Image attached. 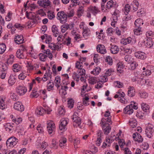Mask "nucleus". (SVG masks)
Masks as SVG:
<instances>
[{"instance_id": "1", "label": "nucleus", "mask_w": 154, "mask_h": 154, "mask_svg": "<svg viewBox=\"0 0 154 154\" xmlns=\"http://www.w3.org/2000/svg\"><path fill=\"white\" fill-rule=\"evenodd\" d=\"M131 104L127 106L124 109L125 113L130 115L133 112V109H138L137 103L133 101H131Z\"/></svg>"}, {"instance_id": "2", "label": "nucleus", "mask_w": 154, "mask_h": 154, "mask_svg": "<svg viewBox=\"0 0 154 154\" xmlns=\"http://www.w3.org/2000/svg\"><path fill=\"white\" fill-rule=\"evenodd\" d=\"M26 17L28 18L31 19V20L28 21V26H33L34 24H37L38 23V21L36 20L35 19V17L34 15H33V14L32 12H30L28 13L27 12L26 13Z\"/></svg>"}, {"instance_id": "3", "label": "nucleus", "mask_w": 154, "mask_h": 154, "mask_svg": "<svg viewBox=\"0 0 154 154\" xmlns=\"http://www.w3.org/2000/svg\"><path fill=\"white\" fill-rule=\"evenodd\" d=\"M47 129L48 133L50 134L53 135L54 134V131L55 129V124L51 120L47 122Z\"/></svg>"}, {"instance_id": "4", "label": "nucleus", "mask_w": 154, "mask_h": 154, "mask_svg": "<svg viewBox=\"0 0 154 154\" xmlns=\"http://www.w3.org/2000/svg\"><path fill=\"white\" fill-rule=\"evenodd\" d=\"M18 139L14 137H11L7 140L6 144L7 146L13 147L15 146L18 142Z\"/></svg>"}, {"instance_id": "5", "label": "nucleus", "mask_w": 154, "mask_h": 154, "mask_svg": "<svg viewBox=\"0 0 154 154\" xmlns=\"http://www.w3.org/2000/svg\"><path fill=\"white\" fill-rule=\"evenodd\" d=\"M57 15L58 16L57 19L60 20L61 23H64L67 21V18L66 14L64 11H61L58 12Z\"/></svg>"}, {"instance_id": "6", "label": "nucleus", "mask_w": 154, "mask_h": 154, "mask_svg": "<svg viewBox=\"0 0 154 154\" xmlns=\"http://www.w3.org/2000/svg\"><path fill=\"white\" fill-rule=\"evenodd\" d=\"M78 115L77 112H75L72 116V119L73 121V125L75 127L79 126L81 123V119L78 117Z\"/></svg>"}, {"instance_id": "7", "label": "nucleus", "mask_w": 154, "mask_h": 154, "mask_svg": "<svg viewBox=\"0 0 154 154\" xmlns=\"http://www.w3.org/2000/svg\"><path fill=\"white\" fill-rule=\"evenodd\" d=\"M154 131L153 126L150 124H148L145 130V133L146 136L149 138H151Z\"/></svg>"}, {"instance_id": "8", "label": "nucleus", "mask_w": 154, "mask_h": 154, "mask_svg": "<svg viewBox=\"0 0 154 154\" xmlns=\"http://www.w3.org/2000/svg\"><path fill=\"white\" fill-rule=\"evenodd\" d=\"M104 116L107 117V118H103L101 119L100 124H106V122H108L110 123V124H111L112 123L111 119V116L110 115V112L109 111H106L104 115Z\"/></svg>"}, {"instance_id": "9", "label": "nucleus", "mask_w": 154, "mask_h": 154, "mask_svg": "<svg viewBox=\"0 0 154 154\" xmlns=\"http://www.w3.org/2000/svg\"><path fill=\"white\" fill-rule=\"evenodd\" d=\"M14 108L15 110L20 112H22L24 110V107L22 103L20 102H17L14 103Z\"/></svg>"}, {"instance_id": "10", "label": "nucleus", "mask_w": 154, "mask_h": 154, "mask_svg": "<svg viewBox=\"0 0 154 154\" xmlns=\"http://www.w3.org/2000/svg\"><path fill=\"white\" fill-rule=\"evenodd\" d=\"M17 78L15 75L10 74L8 78V82L9 86H12L16 83Z\"/></svg>"}, {"instance_id": "11", "label": "nucleus", "mask_w": 154, "mask_h": 154, "mask_svg": "<svg viewBox=\"0 0 154 154\" xmlns=\"http://www.w3.org/2000/svg\"><path fill=\"white\" fill-rule=\"evenodd\" d=\"M27 91L26 88L24 86L19 85L16 89V91L20 95H23L25 94Z\"/></svg>"}, {"instance_id": "12", "label": "nucleus", "mask_w": 154, "mask_h": 154, "mask_svg": "<svg viewBox=\"0 0 154 154\" xmlns=\"http://www.w3.org/2000/svg\"><path fill=\"white\" fill-rule=\"evenodd\" d=\"M101 125L104 130V133L106 135L108 134L110 132L111 129V127L110 126V123L106 122V124H100Z\"/></svg>"}, {"instance_id": "13", "label": "nucleus", "mask_w": 154, "mask_h": 154, "mask_svg": "<svg viewBox=\"0 0 154 154\" xmlns=\"http://www.w3.org/2000/svg\"><path fill=\"white\" fill-rule=\"evenodd\" d=\"M37 3L41 7L46 8L51 5V2L49 0L38 1Z\"/></svg>"}, {"instance_id": "14", "label": "nucleus", "mask_w": 154, "mask_h": 154, "mask_svg": "<svg viewBox=\"0 0 154 154\" xmlns=\"http://www.w3.org/2000/svg\"><path fill=\"white\" fill-rule=\"evenodd\" d=\"M68 119H63L61 120V122L59 126V128L60 130L66 129V126L68 124Z\"/></svg>"}, {"instance_id": "15", "label": "nucleus", "mask_w": 154, "mask_h": 154, "mask_svg": "<svg viewBox=\"0 0 154 154\" xmlns=\"http://www.w3.org/2000/svg\"><path fill=\"white\" fill-rule=\"evenodd\" d=\"M133 137L134 140L138 143L142 142L143 140V139L141 135L137 132L133 134Z\"/></svg>"}, {"instance_id": "16", "label": "nucleus", "mask_w": 154, "mask_h": 154, "mask_svg": "<svg viewBox=\"0 0 154 154\" xmlns=\"http://www.w3.org/2000/svg\"><path fill=\"white\" fill-rule=\"evenodd\" d=\"M14 41L17 44H20L23 43L24 42V39L23 36L21 35H15L14 38Z\"/></svg>"}, {"instance_id": "17", "label": "nucleus", "mask_w": 154, "mask_h": 154, "mask_svg": "<svg viewBox=\"0 0 154 154\" xmlns=\"http://www.w3.org/2000/svg\"><path fill=\"white\" fill-rule=\"evenodd\" d=\"M61 44H60L59 43H57V45H56L53 43H51L48 45L49 47L51 49L53 50H58L61 48Z\"/></svg>"}, {"instance_id": "18", "label": "nucleus", "mask_w": 154, "mask_h": 154, "mask_svg": "<svg viewBox=\"0 0 154 154\" xmlns=\"http://www.w3.org/2000/svg\"><path fill=\"white\" fill-rule=\"evenodd\" d=\"M135 56L137 58L142 60L144 59L146 57V54L143 52L138 51L135 53Z\"/></svg>"}, {"instance_id": "19", "label": "nucleus", "mask_w": 154, "mask_h": 154, "mask_svg": "<svg viewBox=\"0 0 154 154\" xmlns=\"http://www.w3.org/2000/svg\"><path fill=\"white\" fill-rule=\"evenodd\" d=\"M130 6L134 11H136L138 8V2L136 0H134L131 3Z\"/></svg>"}, {"instance_id": "20", "label": "nucleus", "mask_w": 154, "mask_h": 154, "mask_svg": "<svg viewBox=\"0 0 154 154\" xmlns=\"http://www.w3.org/2000/svg\"><path fill=\"white\" fill-rule=\"evenodd\" d=\"M97 51L101 54H104L106 52V50L104 46L102 45H98L97 47Z\"/></svg>"}, {"instance_id": "21", "label": "nucleus", "mask_w": 154, "mask_h": 154, "mask_svg": "<svg viewBox=\"0 0 154 154\" xmlns=\"http://www.w3.org/2000/svg\"><path fill=\"white\" fill-rule=\"evenodd\" d=\"M88 9L90 12L94 15L100 12L99 9L96 6H90L88 8Z\"/></svg>"}, {"instance_id": "22", "label": "nucleus", "mask_w": 154, "mask_h": 154, "mask_svg": "<svg viewBox=\"0 0 154 154\" xmlns=\"http://www.w3.org/2000/svg\"><path fill=\"white\" fill-rule=\"evenodd\" d=\"M128 95L130 97H133L135 95V90L132 86H130L128 88Z\"/></svg>"}, {"instance_id": "23", "label": "nucleus", "mask_w": 154, "mask_h": 154, "mask_svg": "<svg viewBox=\"0 0 154 154\" xmlns=\"http://www.w3.org/2000/svg\"><path fill=\"white\" fill-rule=\"evenodd\" d=\"M15 126L14 124L12 125L10 123H7L6 125V131H8L9 132H12L14 130Z\"/></svg>"}, {"instance_id": "24", "label": "nucleus", "mask_w": 154, "mask_h": 154, "mask_svg": "<svg viewBox=\"0 0 154 154\" xmlns=\"http://www.w3.org/2000/svg\"><path fill=\"white\" fill-rule=\"evenodd\" d=\"M51 30L53 35L55 37H56L58 35L59 33V31L56 25H54L52 26Z\"/></svg>"}, {"instance_id": "25", "label": "nucleus", "mask_w": 154, "mask_h": 154, "mask_svg": "<svg viewBox=\"0 0 154 154\" xmlns=\"http://www.w3.org/2000/svg\"><path fill=\"white\" fill-rule=\"evenodd\" d=\"M116 5V2H114L112 0H110L107 2L106 7L108 9H110L112 8H115Z\"/></svg>"}, {"instance_id": "26", "label": "nucleus", "mask_w": 154, "mask_h": 154, "mask_svg": "<svg viewBox=\"0 0 154 154\" xmlns=\"http://www.w3.org/2000/svg\"><path fill=\"white\" fill-rule=\"evenodd\" d=\"M111 52L112 54H116L118 53L119 51L118 47L116 45H112L110 48Z\"/></svg>"}, {"instance_id": "27", "label": "nucleus", "mask_w": 154, "mask_h": 154, "mask_svg": "<svg viewBox=\"0 0 154 154\" xmlns=\"http://www.w3.org/2000/svg\"><path fill=\"white\" fill-rule=\"evenodd\" d=\"M35 112L37 114L41 116L45 113V110L42 107H38L36 109Z\"/></svg>"}, {"instance_id": "28", "label": "nucleus", "mask_w": 154, "mask_h": 154, "mask_svg": "<svg viewBox=\"0 0 154 154\" xmlns=\"http://www.w3.org/2000/svg\"><path fill=\"white\" fill-rule=\"evenodd\" d=\"M54 82L55 86L58 89L61 85L60 83V77L59 76H57L55 79Z\"/></svg>"}, {"instance_id": "29", "label": "nucleus", "mask_w": 154, "mask_h": 154, "mask_svg": "<svg viewBox=\"0 0 154 154\" xmlns=\"http://www.w3.org/2000/svg\"><path fill=\"white\" fill-rule=\"evenodd\" d=\"M54 83L50 80L48 83L47 86V90L48 91H51L54 90Z\"/></svg>"}, {"instance_id": "30", "label": "nucleus", "mask_w": 154, "mask_h": 154, "mask_svg": "<svg viewBox=\"0 0 154 154\" xmlns=\"http://www.w3.org/2000/svg\"><path fill=\"white\" fill-rule=\"evenodd\" d=\"M143 20L140 18L137 19L134 22V24L136 28H140L141 24L143 25Z\"/></svg>"}, {"instance_id": "31", "label": "nucleus", "mask_w": 154, "mask_h": 154, "mask_svg": "<svg viewBox=\"0 0 154 154\" xmlns=\"http://www.w3.org/2000/svg\"><path fill=\"white\" fill-rule=\"evenodd\" d=\"M131 9V6L128 4H127L125 5L123 10L124 14L126 15H127L128 14Z\"/></svg>"}, {"instance_id": "32", "label": "nucleus", "mask_w": 154, "mask_h": 154, "mask_svg": "<svg viewBox=\"0 0 154 154\" xmlns=\"http://www.w3.org/2000/svg\"><path fill=\"white\" fill-rule=\"evenodd\" d=\"M132 41V38L129 37H128L126 38L122 39L121 40V43L125 45H126L127 44L130 43Z\"/></svg>"}, {"instance_id": "33", "label": "nucleus", "mask_w": 154, "mask_h": 154, "mask_svg": "<svg viewBox=\"0 0 154 154\" xmlns=\"http://www.w3.org/2000/svg\"><path fill=\"white\" fill-rule=\"evenodd\" d=\"M21 66L18 64H15L13 65L12 69L14 72H17L21 70Z\"/></svg>"}, {"instance_id": "34", "label": "nucleus", "mask_w": 154, "mask_h": 154, "mask_svg": "<svg viewBox=\"0 0 154 154\" xmlns=\"http://www.w3.org/2000/svg\"><path fill=\"white\" fill-rule=\"evenodd\" d=\"M117 94H116L114 96L115 98H116L119 97H125V93L122 91L121 89H119V91L117 92Z\"/></svg>"}, {"instance_id": "35", "label": "nucleus", "mask_w": 154, "mask_h": 154, "mask_svg": "<svg viewBox=\"0 0 154 154\" xmlns=\"http://www.w3.org/2000/svg\"><path fill=\"white\" fill-rule=\"evenodd\" d=\"M141 108L143 110L146 112H149V106L146 103H142L141 104Z\"/></svg>"}, {"instance_id": "36", "label": "nucleus", "mask_w": 154, "mask_h": 154, "mask_svg": "<svg viewBox=\"0 0 154 154\" xmlns=\"http://www.w3.org/2000/svg\"><path fill=\"white\" fill-rule=\"evenodd\" d=\"M129 122L130 125L133 128L135 127L137 125V121L134 118L131 119L129 120Z\"/></svg>"}, {"instance_id": "37", "label": "nucleus", "mask_w": 154, "mask_h": 154, "mask_svg": "<svg viewBox=\"0 0 154 154\" xmlns=\"http://www.w3.org/2000/svg\"><path fill=\"white\" fill-rule=\"evenodd\" d=\"M16 56L19 59H24L25 56L24 53L20 51V50H18L16 52Z\"/></svg>"}, {"instance_id": "38", "label": "nucleus", "mask_w": 154, "mask_h": 154, "mask_svg": "<svg viewBox=\"0 0 154 154\" xmlns=\"http://www.w3.org/2000/svg\"><path fill=\"white\" fill-rule=\"evenodd\" d=\"M101 70V69L100 67H97L94 68L92 71L91 72V73L95 75H96L99 74Z\"/></svg>"}, {"instance_id": "39", "label": "nucleus", "mask_w": 154, "mask_h": 154, "mask_svg": "<svg viewBox=\"0 0 154 154\" xmlns=\"http://www.w3.org/2000/svg\"><path fill=\"white\" fill-rule=\"evenodd\" d=\"M83 35L84 38H85L89 35L90 34V30L88 28H85L83 29L82 33Z\"/></svg>"}, {"instance_id": "40", "label": "nucleus", "mask_w": 154, "mask_h": 154, "mask_svg": "<svg viewBox=\"0 0 154 154\" xmlns=\"http://www.w3.org/2000/svg\"><path fill=\"white\" fill-rule=\"evenodd\" d=\"M59 146L60 147H62L65 146L66 145V139L65 137L61 138L59 140Z\"/></svg>"}, {"instance_id": "41", "label": "nucleus", "mask_w": 154, "mask_h": 154, "mask_svg": "<svg viewBox=\"0 0 154 154\" xmlns=\"http://www.w3.org/2000/svg\"><path fill=\"white\" fill-rule=\"evenodd\" d=\"M84 12L83 7H80L78 9L77 11V14L79 17H80L82 15Z\"/></svg>"}, {"instance_id": "42", "label": "nucleus", "mask_w": 154, "mask_h": 154, "mask_svg": "<svg viewBox=\"0 0 154 154\" xmlns=\"http://www.w3.org/2000/svg\"><path fill=\"white\" fill-rule=\"evenodd\" d=\"M138 95L141 98H146L148 96V94L146 92L141 91H139Z\"/></svg>"}, {"instance_id": "43", "label": "nucleus", "mask_w": 154, "mask_h": 154, "mask_svg": "<svg viewBox=\"0 0 154 154\" xmlns=\"http://www.w3.org/2000/svg\"><path fill=\"white\" fill-rule=\"evenodd\" d=\"M149 38L148 39L146 40V42L145 43V45L146 46L149 48L151 47L153 45V42L152 40V39L149 38H151L150 37H149Z\"/></svg>"}, {"instance_id": "44", "label": "nucleus", "mask_w": 154, "mask_h": 154, "mask_svg": "<svg viewBox=\"0 0 154 154\" xmlns=\"http://www.w3.org/2000/svg\"><path fill=\"white\" fill-rule=\"evenodd\" d=\"M125 60L128 63H132L134 61L133 59L132 58L131 56L130 55L125 56Z\"/></svg>"}, {"instance_id": "45", "label": "nucleus", "mask_w": 154, "mask_h": 154, "mask_svg": "<svg viewBox=\"0 0 154 154\" xmlns=\"http://www.w3.org/2000/svg\"><path fill=\"white\" fill-rule=\"evenodd\" d=\"M5 99H4L0 97V108L3 109L6 107V105L5 104Z\"/></svg>"}, {"instance_id": "46", "label": "nucleus", "mask_w": 154, "mask_h": 154, "mask_svg": "<svg viewBox=\"0 0 154 154\" xmlns=\"http://www.w3.org/2000/svg\"><path fill=\"white\" fill-rule=\"evenodd\" d=\"M88 80L89 83L92 85L96 84L97 82V78L96 77H91Z\"/></svg>"}, {"instance_id": "47", "label": "nucleus", "mask_w": 154, "mask_h": 154, "mask_svg": "<svg viewBox=\"0 0 154 154\" xmlns=\"http://www.w3.org/2000/svg\"><path fill=\"white\" fill-rule=\"evenodd\" d=\"M27 64L28 65L27 66V72H30L34 70L35 67L31 64H29V63H28Z\"/></svg>"}, {"instance_id": "48", "label": "nucleus", "mask_w": 154, "mask_h": 154, "mask_svg": "<svg viewBox=\"0 0 154 154\" xmlns=\"http://www.w3.org/2000/svg\"><path fill=\"white\" fill-rule=\"evenodd\" d=\"M45 52H44V54H45L50 59H51L53 57V55L52 52H51L49 49H47V50H45Z\"/></svg>"}, {"instance_id": "49", "label": "nucleus", "mask_w": 154, "mask_h": 154, "mask_svg": "<svg viewBox=\"0 0 154 154\" xmlns=\"http://www.w3.org/2000/svg\"><path fill=\"white\" fill-rule=\"evenodd\" d=\"M47 16L50 20H52L55 17L54 12L51 11H48L47 12Z\"/></svg>"}, {"instance_id": "50", "label": "nucleus", "mask_w": 154, "mask_h": 154, "mask_svg": "<svg viewBox=\"0 0 154 154\" xmlns=\"http://www.w3.org/2000/svg\"><path fill=\"white\" fill-rule=\"evenodd\" d=\"M74 104V100L71 99L68 101L67 106L69 109H71L73 107Z\"/></svg>"}, {"instance_id": "51", "label": "nucleus", "mask_w": 154, "mask_h": 154, "mask_svg": "<svg viewBox=\"0 0 154 154\" xmlns=\"http://www.w3.org/2000/svg\"><path fill=\"white\" fill-rule=\"evenodd\" d=\"M0 71L1 72H8V67L5 64H2L0 67Z\"/></svg>"}, {"instance_id": "52", "label": "nucleus", "mask_w": 154, "mask_h": 154, "mask_svg": "<svg viewBox=\"0 0 154 154\" xmlns=\"http://www.w3.org/2000/svg\"><path fill=\"white\" fill-rule=\"evenodd\" d=\"M6 49V46L5 44H0V54L3 53Z\"/></svg>"}, {"instance_id": "53", "label": "nucleus", "mask_w": 154, "mask_h": 154, "mask_svg": "<svg viewBox=\"0 0 154 154\" xmlns=\"http://www.w3.org/2000/svg\"><path fill=\"white\" fill-rule=\"evenodd\" d=\"M39 59L42 61H45L47 57V56L44 53H40L39 54Z\"/></svg>"}, {"instance_id": "54", "label": "nucleus", "mask_w": 154, "mask_h": 154, "mask_svg": "<svg viewBox=\"0 0 154 154\" xmlns=\"http://www.w3.org/2000/svg\"><path fill=\"white\" fill-rule=\"evenodd\" d=\"M117 70L118 72L121 73L123 72V66L121 63H118L117 65Z\"/></svg>"}, {"instance_id": "55", "label": "nucleus", "mask_w": 154, "mask_h": 154, "mask_svg": "<svg viewBox=\"0 0 154 154\" xmlns=\"http://www.w3.org/2000/svg\"><path fill=\"white\" fill-rule=\"evenodd\" d=\"M105 61L109 65H112V64L113 61L112 58L109 56H107L106 57Z\"/></svg>"}, {"instance_id": "56", "label": "nucleus", "mask_w": 154, "mask_h": 154, "mask_svg": "<svg viewBox=\"0 0 154 154\" xmlns=\"http://www.w3.org/2000/svg\"><path fill=\"white\" fill-rule=\"evenodd\" d=\"M89 98L86 96L83 98V104L85 106H87L89 104Z\"/></svg>"}, {"instance_id": "57", "label": "nucleus", "mask_w": 154, "mask_h": 154, "mask_svg": "<svg viewBox=\"0 0 154 154\" xmlns=\"http://www.w3.org/2000/svg\"><path fill=\"white\" fill-rule=\"evenodd\" d=\"M74 13L75 12L74 10L73 9H71L66 14V15L67 18H70L74 16Z\"/></svg>"}, {"instance_id": "58", "label": "nucleus", "mask_w": 154, "mask_h": 154, "mask_svg": "<svg viewBox=\"0 0 154 154\" xmlns=\"http://www.w3.org/2000/svg\"><path fill=\"white\" fill-rule=\"evenodd\" d=\"M30 96L32 97H37L38 96L39 94L37 92V91L35 90H33Z\"/></svg>"}, {"instance_id": "59", "label": "nucleus", "mask_w": 154, "mask_h": 154, "mask_svg": "<svg viewBox=\"0 0 154 154\" xmlns=\"http://www.w3.org/2000/svg\"><path fill=\"white\" fill-rule=\"evenodd\" d=\"M58 112L60 115H63L65 114V112L63 106H61L58 109Z\"/></svg>"}, {"instance_id": "60", "label": "nucleus", "mask_w": 154, "mask_h": 154, "mask_svg": "<svg viewBox=\"0 0 154 154\" xmlns=\"http://www.w3.org/2000/svg\"><path fill=\"white\" fill-rule=\"evenodd\" d=\"M77 72L80 76H82L83 75H85V71L84 69H79L77 70Z\"/></svg>"}, {"instance_id": "61", "label": "nucleus", "mask_w": 154, "mask_h": 154, "mask_svg": "<svg viewBox=\"0 0 154 154\" xmlns=\"http://www.w3.org/2000/svg\"><path fill=\"white\" fill-rule=\"evenodd\" d=\"M108 80V79L106 76L102 75L100 77V79H99L100 82H101L102 83H103L105 82Z\"/></svg>"}, {"instance_id": "62", "label": "nucleus", "mask_w": 154, "mask_h": 154, "mask_svg": "<svg viewBox=\"0 0 154 154\" xmlns=\"http://www.w3.org/2000/svg\"><path fill=\"white\" fill-rule=\"evenodd\" d=\"M115 86L119 88H122L123 86V83L120 82L116 81L114 82Z\"/></svg>"}, {"instance_id": "63", "label": "nucleus", "mask_w": 154, "mask_h": 154, "mask_svg": "<svg viewBox=\"0 0 154 154\" xmlns=\"http://www.w3.org/2000/svg\"><path fill=\"white\" fill-rule=\"evenodd\" d=\"M130 64H131V68L132 70L135 69L138 65L137 63L134 61H133L132 63H131Z\"/></svg>"}, {"instance_id": "64", "label": "nucleus", "mask_w": 154, "mask_h": 154, "mask_svg": "<svg viewBox=\"0 0 154 154\" xmlns=\"http://www.w3.org/2000/svg\"><path fill=\"white\" fill-rule=\"evenodd\" d=\"M134 34L138 35H140L142 32L140 28H137L134 30Z\"/></svg>"}]
</instances>
